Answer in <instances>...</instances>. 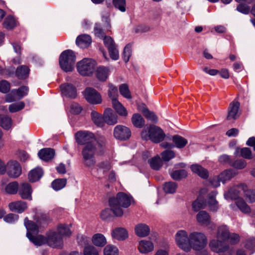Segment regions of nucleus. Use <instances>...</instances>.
<instances>
[{"label":"nucleus","mask_w":255,"mask_h":255,"mask_svg":"<svg viewBox=\"0 0 255 255\" xmlns=\"http://www.w3.org/2000/svg\"><path fill=\"white\" fill-rule=\"evenodd\" d=\"M105 139L104 137H100V140H94L88 142L84 145L82 155L84 160V164L88 167L93 166L96 161L94 156L96 154H101L103 151L102 146L105 144Z\"/></svg>","instance_id":"obj_1"},{"label":"nucleus","mask_w":255,"mask_h":255,"mask_svg":"<svg viewBox=\"0 0 255 255\" xmlns=\"http://www.w3.org/2000/svg\"><path fill=\"white\" fill-rule=\"evenodd\" d=\"M230 232L228 227L226 225H222L218 227L217 233V239L211 241L209 246L214 252L219 254V255H230L229 251V246L224 243L228 239Z\"/></svg>","instance_id":"obj_2"},{"label":"nucleus","mask_w":255,"mask_h":255,"mask_svg":"<svg viewBox=\"0 0 255 255\" xmlns=\"http://www.w3.org/2000/svg\"><path fill=\"white\" fill-rule=\"evenodd\" d=\"M132 198L128 195L120 192L117 194L116 197L111 198L109 199V205L112 212L115 216L121 217L123 215V210L121 207L128 208L131 203Z\"/></svg>","instance_id":"obj_3"},{"label":"nucleus","mask_w":255,"mask_h":255,"mask_svg":"<svg viewBox=\"0 0 255 255\" xmlns=\"http://www.w3.org/2000/svg\"><path fill=\"white\" fill-rule=\"evenodd\" d=\"M141 137L143 140H150L152 142L158 143L164 139L165 134L160 127L150 125L142 130Z\"/></svg>","instance_id":"obj_4"},{"label":"nucleus","mask_w":255,"mask_h":255,"mask_svg":"<svg viewBox=\"0 0 255 255\" xmlns=\"http://www.w3.org/2000/svg\"><path fill=\"white\" fill-rule=\"evenodd\" d=\"M76 57L73 51L67 50L63 51L59 57L61 68L65 72L73 70L75 63Z\"/></svg>","instance_id":"obj_5"},{"label":"nucleus","mask_w":255,"mask_h":255,"mask_svg":"<svg viewBox=\"0 0 255 255\" xmlns=\"http://www.w3.org/2000/svg\"><path fill=\"white\" fill-rule=\"evenodd\" d=\"M190 244L191 249L200 251L203 249L207 244V239L205 235L200 232H192L190 234Z\"/></svg>","instance_id":"obj_6"},{"label":"nucleus","mask_w":255,"mask_h":255,"mask_svg":"<svg viewBox=\"0 0 255 255\" xmlns=\"http://www.w3.org/2000/svg\"><path fill=\"white\" fill-rule=\"evenodd\" d=\"M190 235L185 230L178 231L175 235V242L178 247L185 252L191 251Z\"/></svg>","instance_id":"obj_7"},{"label":"nucleus","mask_w":255,"mask_h":255,"mask_svg":"<svg viewBox=\"0 0 255 255\" xmlns=\"http://www.w3.org/2000/svg\"><path fill=\"white\" fill-rule=\"evenodd\" d=\"M77 67V70L81 75L90 76L95 70V63L91 59L84 58L78 62Z\"/></svg>","instance_id":"obj_8"},{"label":"nucleus","mask_w":255,"mask_h":255,"mask_svg":"<svg viewBox=\"0 0 255 255\" xmlns=\"http://www.w3.org/2000/svg\"><path fill=\"white\" fill-rule=\"evenodd\" d=\"M102 18V20L104 22L105 29H103L101 24L99 22L96 23L94 28L95 36L101 39L106 36V31H110L111 28V19L109 17V14L103 15Z\"/></svg>","instance_id":"obj_9"},{"label":"nucleus","mask_w":255,"mask_h":255,"mask_svg":"<svg viewBox=\"0 0 255 255\" xmlns=\"http://www.w3.org/2000/svg\"><path fill=\"white\" fill-rule=\"evenodd\" d=\"M84 96L87 101L92 104L98 105L102 102L101 94L92 88H86L84 91Z\"/></svg>","instance_id":"obj_10"},{"label":"nucleus","mask_w":255,"mask_h":255,"mask_svg":"<svg viewBox=\"0 0 255 255\" xmlns=\"http://www.w3.org/2000/svg\"><path fill=\"white\" fill-rule=\"evenodd\" d=\"M75 138L77 142L81 145H86L87 143L93 142L94 140H100L95 138L93 133L86 131H80L75 134Z\"/></svg>","instance_id":"obj_11"},{"label":"nucleus","mask_w":255,"mask_h":255,"mask_svg":"<svg viewBox=\"0 0 255 255\" xmlns=\"http://www.w3.org/2000/svg\"><path fill=\"white\" fill-rule=\"evenodd\" d=\"M114 137L119 140H125L130 137L131 131L129 128L123 125H118L114 130Z\"/></svg>","instance_id":"obj_12"},{"label":"nucleus","mask_w":255,"mask_h":255,"mask_svg":"<svg viewBox=\"0 0 255 255\" xmlns=\"http://www.w3.org/2000/svg\"><path fill=\"white\" fill-rule=\"evenodd\" d=\"M46 244L53 248H60L62 247L63 239L57 233L50 232L47 236Z\"/></svg>","instance_id":"obj_13"},{"label":"nucleus","mask_w":255,"mask_h":255,"mask_svg":"<svg viewBox=\"0 0 255 255\" xmlns=\"http://www.w3.org/2000/svg\"><path fill=\"white\" fill-rule=\"evenodd\" d=\"M7 175L11 178H17L21 174V169L20 164L15 161L8 162L6 167Z\"/></svg>","instance_id":"obj_14"},{"label":"nucleus","mask_w":255,"mask_h":255,"mask_svg":"<svg viewBox=\"0 0 255 255\" xmlns=\"http://www.w3.org/2000/svg\"><path fill=\"white\" fill-rule=\"evenodd\" d=\"M118 116L111 108H106L103 113L104 125H114L118 123Z\"/></svg>","instance_id":"obj_15"},{"label":"nucleus","mask_w":255,"mask_h":255,"mask_svg":"<svg viewBox=\"0 0 255 255\" xmlns=\"http://www.w3.org/2000/svg\"><path fill=\"white\" fill-rule=\"evenodd\" d=\"M240 103L238 102L233 101L230 104L227 119L228 121H234L237 119L240 116L239 111Z\"/></svg>","instance_id":"obj_16"},{"label":"nucleus","mask_w":255,"mask_h":255,"mask_svg":"<svg viewBox=\"0 0 255 255\" xmlns=\"http://www.w3.org/2000/svg\"><path fill=\"white\" fill-rule=\"evenodd\" d=\"M18 194L23 199L32 200L31 194L32 189L29 184L27 182H23L20 184L18 187Z\"/></svg>","instance_id":"obj_17"},{"label":"nucleus","mask_w":255,"mask_h":255,"mask_svg":"<svg viewBox=\"0 0 255 255\" xmlns=\"http://www.w3.org/2000/svg\"><path fill=\"white\" fill-rule=\"evenodd\" d=\"M8 207L10 211L20 214L27 208V204L24 201L19 200L10 202Z\"/></svg>","instance_id":"obj_18"},{"label":"nucleus","mask_w":255,"mask_h":255,"mask_svg":"<svg viewBox=\"0 0 255 255\" xmlns=\"http://www.w3.org/2000/svg\"><path fill=\"white\" fill-rule=\"evenodd\" d=\"M137 249L141 254H147L153 251L154 245L150 241L142 240L139 242Z\"/></svg>","instance_id":"obj_19"},{"label":"nucleus","mask_w":255,"mask_h":255,"mask_svg":"<svg viewBox=\"0 0 255 255\" xmlns=\"http://www.w3.org/2000/svg\"><path fill=\"white\" fill-rule=\"evenodd\" d=\"M245 185H240L235 186L231 188L227 192L225 193L224 196L226 199H236L239 196L241 191H244Z\"/></svg>","instance_id":"obj_20"},{"label":"nucleus","mask_w":255,"mask_h":255,"mask_svg":"<svg viewBox=\"0 0 255 255\" xmlns=\"http://www.w3.org/2000/svg\"><path fill=\"white\" fill-rule=\"evenodd\" d=\"M7 179H3L1 180V186L4 191L8 194H15L18 190V184L16 181H13L6 185Z\"/></svg>","instance_id":"obj_21"},{"label":"nucleus","mask_w":255,"mask_h":255,"mask_svg":"<svg viewBox=\"0 0 255 255\" xmlns=\"http://www.w3.org/2000/svg\"><path fill=\"white\" fill-rule=\"evenodd\" d=\"M97 166V174L100 178L105 177L112 169V165L108 161L101 162L98 164Z\"/></svg>","instance_id":"obj_22"},{"label":"nucleus","mask_w":255,"mask_h":255,"mask_svg":"<svg viewBox=\"0 0 255 255\" xmlns=\"http://www.w3.org/2000/svg\"><path fill=\"white\" fill-rule=\"evenodd\" d=\"M217 194V191H213L208 195L207 205L209 210L213 212H216L219 208L218 202L215 199Z\"/></svg>","instance_id":"obj_23"},{"label":"nucleus","mask_w":255,"mask_h":255,"mask_svg":"<svg viewBox=\"0 0 255 255\" xmlns=\"http://www.w3.org/2000/svg\"><path fill=\"white\" fill-rule=\"evenodd\" d=\"M113 238L119 241H123L128 237L127 230L122 227L116 228L113 230L111 233Z\"/></svg>","instance_id":"obj_24"},{"label":"nucleus","mask_w":255,"mask_h":255,"mask_svg":"<svg viewBox=\"0 0 255 255\" xmlns=\"http://www.w3.org/2000/svg\"><path fill=\"white\" fill-rule=\"evenodd\" d=\"M63 95L71 98L76 97V90L75 87L70 84H64L60 86Z\"/></svg>","instance_id":"obj_25"},{"label":"nucleus","mask_w":255,"mask_h":255,"mask_svg":"<svg viewBox=\"0 0 255 255\" xmlns=\"http://www.w3.org/2000/svg\"><path fill=\"white\" fill-rule=\"evenodd\" d=\"M196 220L202 226H208L211 224L210 216L205 211H200L196 215Z\"/></svg>","instance_id":"obj_26"},{"label":"nucleus","mask_w":255,"mask_h":255,"mask_svg":"<svg viewBox=\"0 0 255 255\" xmlns=\"http://www.w3.org/2000/svg\"><path fill=\"white\" fill-rule=\"evenodd\" d=\"M55 155V151L51 148H44L40 150L38 153L39 157L45 161L52 159Z\"/></svg>","instance_id":"obj_27"},{"label":"nucleus","mask_w":255,"mask_h":255,"mask_svg":"<svg viewBox=\"0 0 255 255\" xmlns=\"http://www.w3.org/2000/svg\"><path fill=\"white\" fill-rule=\"evenodd\" d=\"M91 37L86 34L79 35L76 40L77 45L82 48L88 47L91 44Z\"/></svg>","instance_id":"obj_28"},{"label":"nucleus","mask_w":255,"mask_h":255,"mask_svg":"<svg viewBox=\"0 0 255 255\" xmlns=\"http://www.w3.org/2000/svg\"><path fill=\"white\" fill-rule=\"evenodd\" d=\"M112 104L113 109L117 114L123 117H126L128 116V112L127 110L119 100L114 101Z\"/></svg>","instance_id":"obj_29"},{"label":"nucleus","mask_w":255,"mask_h":255,"mask_svg":"<svg viewBox=\"0 0 255 255\" xmlns=\"http://www.w3.org/2000/svg\"><path fill=\"white\" fill-rule=\"evenodd\" d=\"M237 174L238 173L233 169L225 170L219 174L220 180H221L222 183L224 184L226 181L235 177Z\"/></svg>","instance_id":"obj_30"},{"label":"nucleus","mask_w":255,"mask_h":255,"mask_svg":"<svg viewBox=\"0 0 255 255\" xmlns=\"http://www.w3.org/2000/svg\"><path fill=\"white\" fill-rule=\"evenodd\" d=\"M191 170L198 176L203 179H206L209 176V173L207 169L200 165L195 164L190 167Z\"/></svg>","instance_id":"obj_31"},{"label":"nucleus","mask_w":255,"mask_h":255,"mask_svg":"<svg viewBox=\"0 0 255 255\" xmlns=\"http://www.w3.org/2000/svg\"><path fill=\"white\" fill-rule=\"evenodd\" d=\"M135 232L137 236L140 237L147 236L149 232L150 229L148 226L144 224H139L135 227Z\"/></svg>","instance_id":"obj_32"},{"label":"nucleus","mask_w":255,"mask_h":255,"mask_svg":"<svg viewBox=\"0 0 255 255\" xmlns=\"http://www.w3.org/2000/svg\"><path fill=\"white\" fill-rule=\"evenodd\" d=\"M43 175V171L39 167L35 168L31 170L28 174V179L31 182L38 180Z\"/></svg>","instance_id":"obj_33"},{"label":"nucleus","mask_w":255,"mask_h":255,"mask_svg":"<svg viewBox=\"0 0 255 255\" xmlns=\"http://www.w3.org/2000/svg\"><path fill=\"white\" fill-rule=\"evenodd\" d=\"M26 236L27 238L35 245L41 246L46 244V237L41 235L33 236L30 233H27Z\"/></svg>","instance_id":"obj_34"},{"label":"nucleus","mask_w":255,"mask_h":255,"mask_svg":"<svg viewBox=\"0 0 255 255\" xmlns=\"http://www.w3.org/2000/svg\"><path fill=\"white\" fill-rule=\"evenodd\" d=\"M34 219L36 221L39 226L44 227L46 225L47 222L49 220V218L46 214L40 211H37L35 213Z\"/></svg>","instance_id":"obj_35"},{"label":"nucleus","mask_w":255,"mask_h":255,"mask_svg":"<svg viewBox=\"0 0 255 255\" xmlns=\"http://www.w3.org/2000/svg\"><path fill=\"white\" fill-rule=\"evenodd\" d=\"M236 204L243 213L249 214L251 212L250 207L242 198H238L236 201Z\"/></svg>","instance_id":"obj_36"},{"label":"nucleus","mask_w":255,"mask_h":255,"mask_svg":"<svg viewBox=\"0 0 255 255\" xmlns=\"http://www.w3.org/2000/svg\"><path fill=\"white\" fill-rule=\"evenodd\" d=\"M148 162L151 168L155 170H159L163 165L162 159L158 155L149 159Z\"/></svg>","instance_id":"obj_37"},{"label":"nucleus","mask_w":255,"mask_h":255,"mask_svg":"<svg viewBox=\"0 0 255 255\" xmlns=\"http://www.w3.org/2000/svg\"><path fill=\"white\" fill-rule=\"evenodd\" d=\"M172 140L174 143V146L178 148H183L188 143L186 139L178 135H174Z\"/></svg>","instance_id":"obj_38"},{"label":"nucleus","mask_w":255,"mask_h":255,"mask_svg":"<svg viewBox=\"0 0 255 255\" xmlns=\"http://www.w3.org/2000/svg\"><path fill=\"white\" fill-rule=\"evenodd\" d=\"M96 75L99 80L105 81L108 77L109 70L104 67H99L96 70Z\"/></svg>","instance_id":"obj_39"},{"label":"nucleus","mask_w":255,"mask_h":255,"mask_svg":"<svg viewBox=\"0 0 255 255\" xmlns=\"http://www.w3.org/2000/svg\"><path fill=\"white\" fill-rule=\"evenodd\" d=\"M93 243L96 246L103 247L107 243L104 236L101 234H96L93 236Z\"/></svg>","instance_id":"obj_40"},{"label":"nucleus","mask_w":255,"mask_h":255,"mask_svg":"<svg viewBox=\"0 0 255 255\" xmlns=\"http://www.w3.org/2000/svg\"><path fill=\"white\" fill-rule=\"evenodd\" d=\"M24 225L27 229V232L36 234L38 231V227L35 224L33 221L28 220L27 218H25L24 219Z\"/></svg>","instance_id":"obj_41"},{"label":"nucleus","mask_w":255,"mask_h":255,"mask_svg":"<svg viewBox=\"0 0 255 255\" xmlns=\"http://www.w3.org/2000/svg\"><path fill=\"white\" fill-rule=\"evenodd\" d=\"M131 122L134 127L141 128L144 125V120L139 114H134L131 118Z\"/></svg>","instance_id":"obj_42"},{"label":"nucleus","mask_w":255,"mask_h":255,"mask_svg":"<svg viewBox=\"0 0 255 255\" xmlns=\"http://www.w3.org/2000/svg\"><path fill=\"white\" fill-rule=\"evenodd\" d=\"M29 68L24 65H21L17 67L16 71V76L19 79H25L27 77L29 74Z\"/></svg>","instance_id":"obj_43"},{"label":"nucleus","mask_w":255,"mask_h":255,"mask_svg":"<svg viewBox=\"0 0 255 255\" xmlns=\"http://www.w3.org/2000/svg\"><path fill=\"white\" fill-rule=\"evenodd\" d=\"M244 196L248 202L251 203L255 202V190L248 189L245 186Z\"/></svg>","instance_id":"obj_44"},{"label":"nucleus","mask_w":255,"mask_h":255,"mask_svg":"<svg viewBox=\"0 0 255 255\" xmlns=\"http://www.w3.org/2000/svg\"><path fill=\"white\" fill-rule=\"evenodd\" d=\"M12 125L11 119L6 116L0 115V126L4 129L8 130Z\"/></svg>","instance_id":"obj_45"},{"label":"nucleus","mask_w":255,"mask_h":255,"mask_svg":"<svg viewBox=\"0 0 255 255\" xmlns=\"http://www.w3.org/2000/svg\"><path fill=\"white\" fill-rule=\"evenodd\" d=\"M92 121L98 127L104 126L103 116H102L95 111H92L91 113Z\"/></svg>","instance_id":"obj_46"},{"label":"nucleus","mask_w":255,"mask_h":255,"mask_svg":"<svg viewBox=\"0 0 255 255\" xmlns=\"http://www.w3.org/2000/svg\"><path fill=\"white\" fill-rule=\"evenodd\" d=\"M108 88V94L109 97L111 99L112 103L115 100H118L119 94L117 88L112 84H109Z\"/></svg>","instance_id":"obj_47"},{"label":"nucleus","mask_w":255,"mask_h":255,"mask_svg":"<svg viewBox=\"0 0 255 255\" xmlns=\"http://www.w3.org/2000/svg\"><path fill=\"white\" fill-rule=\"evenodd\" d=\"M57 234L63 238V237L70 236L72 233L67 225L61 224L57 227Z\"/></svg>","instance_id":"obj_48"},{"label":"nucleus","mask_w":255,"mask_h":255,"mask_svg":"<svg viewBox=\"0 0 255 255\" xmlns=\"http://www.w3.org/2000/svg\"><path fill=\"white\" fill-rule=\"evenodd\" d=\"M206 205V204L203 198L200 196L193 202L192 206L193 210L195 212H197L201 209H204Z\"/></svg>","instance_id":"obj_49"},{"label":"nucleus","mask_w":255,"mask_h":255,"mask_svg":"<svg viewBox=\"0 0 255 255\" xmlns=\"http://www.w3.org/2000/svg\"><path fill=\"white\" fill-rule=\"evenodd\" d=\"M177 188V184L174 182H168L164 183L163 190L164 192L168 194H173L176 192Z\"/></svg>","instance_id":"obj_50"},{"label":"nucleus","mask_w":255,"mask_h":255,"mask_svg":"<svg viewBox=\"0 0 255 255\" xmlns=\"http://www.w3.org/2000/svg\"><path fill=\"white\" fill-rule=\"evenodd\" d=\"M143 109L142 112L144 117L154 123H156L158 121V118L154 113L149 111L145 107V105H143Z\"/></svg>","instance_id":"obj_51"},{"label":"nucleus","mask_w":255,"mask_h":255,"mask_svg":"<svg viewBox=\"0 0 255 255\" xmlns=\"http://www.w3.org/2000/svg\"><path fill=\"white\" fill-rule=\"evenodd\" d=\"M3 25L7 29H12L16 26V20L12 16L8 15L4 19Z\"/></svg>","instance_id":"obj_52"},{"label":"nucleus","mask_w":255,"mask_h":255,"mask_svg":"<svg viewBox=\"0 0 255 255\" xmlns=\"http://www.w3.org/2000/svg\"><path fill=\"white\" fill-rule=\"evenodd\" d=\"M170 175L174 180H180L187 177V172L184 169L177 170L172 172Z\"/></svg>","instance_id":"obj_53"},{"label":"nucleus","mask_w":255,"mask_h":255,"mask_svg":"<svg viewBox=\"0 0 255 255\" xmlns=\"http://www.w3.org/2000/svg\"><path fill=\"white\" fill-rule=\"evenodd\" d=\"M29 88L26 86H22L16 90H12V93L16 94L18 96V99L22 98L24 96L27 95Z\"/></svg>","instance_id":"obj_54"},{"label":"nucleus","mask_w":255,"mask_h":255,"mask_svg":"<svg viewBox=\"0 0 255 255\" xmlns=\"http://www.w3.org/2000/svg\"><path fill=\"white\" fill-rule=\"evenodd\" d=\"M67 182L66 179H58L53 181L52 183V186L55 190H59L64 188Z\"/></svg>","instance_id":"obj_55"},{"label":"nucleus","mask_w":255,"mask_h":255,"mask_svg":"<svg viewBox=\"0 0 255 255\" xmlns=\"http://www.w3.org/2000/svg\"><path fill=\"white\" fill-rule=\"evenodd\" d=\"M247 165V162L244 159H237L230 164V166L233 168L241 170L245 168Z\"/></svg>","instance_id":"obj_56"},{"label":"nucleus","mask_w":255,"mask_h":255,"mask_svg":"<svg viewBox=\"0 0 255 255\" xmlns=\"http://www.w3.org/2000/svg\"><path fill=\"white\" fill-rule=\"evenodd\" d=\"M112 2L115 7L121 12L126 11V0H113Z\"/></svg>","instance_id":"obj_57"},{"label":"nucleus","mask_w":255,"mask_h":255,"mask_svg":"<svg viewBox=\"0 0 255 255\" xmlns=\"http://www.w3.org/2000/svg\"><path fill=\"white\" fill-rule=\"evenodd\" d=\"M120 94L125 98L130 99L131 98L130 92L127 84H121L119 87Z\"/></svg>","instance_id":"obj_58"},{"label":"nucleus","mask_w":255,"mask_h":255,"mask_svg":"<svg viewBox=\"0 0 255 255\" xmlns=\"http://www.w3.org/2000/svg\"><path fill=\"white\" fill-rule=\"evenodd\" d=\"M25 104L23 102L20 101L18 103L12 104L9 105L8 109L10 113L17 112L24 108Z\"/></svg>","instance_id":"obj_59"},{"label":"nucleus","mask_w":255,"mask_h":255,"mask_svg":"<svg viewBox=\"0 0 255 255\" xmlns=\"http://www.w3.org/2000/svg\"><path fill=\"white\" fill-rule=\"evenodd\" d=\"M104 255H118L119 250L114 246L108 245L104 250Z\"/></svg>","instance_id":"obj_60"},{"label":"nucleus","mask_w":255,"mask_h":255,"mask_svg":"<svg viewBox=\"0 0 255 255\" xmlns=\"http://www.w3.org/2000/svg\"><path fill=\"white\" fill-rule=\"evenodd\" d=\"M162 159L165 161H168L175 156V152L171 150H166L161 153Z\"/></svg>","instance_id":"obj_61"},{"label":"nucleus","mask_w":255,"mask_h":255,"mask_svg":"<svg viewBox=\"0 0 255 255\" xmlns=\"http://www.w3.org/2000/svg\"><path fill=\"white\" fill-rule=\"evenodd\" d=\"M131 54V46L128 44L127 45L124 50L123 57L125 62H128Z\"/></svg>","instance_id":"obj_62"},{"label":"nucleus","mask_w":255,"mask_h":255,"mask_svg":"<svg viewBox=\"0 0 255 255\" xmlns=\"http://www.w3.org/2000/svg\"><path fill=\"white\" fill-rule=\"evenodd\" d=\"M19 216L16 214L9 213L4 216L3 220L9 224H13L18 219Z\"/></svg>","instance_id":"obj_63"},{"label":"nucleus","mask_w":255,"mask_h":255,"mask_svg":"<svg viewBox=\"0 0 255 255\" xmlns=\"http://www.w3.org/2000/svg\"><path fill=\"white\" fill-rule=\"evenodd\" d=\"M84 255H99L97 249L92 246L86 247L84 250Z\"/></svg>","instance_id":"obj_64"}]
</instances>
